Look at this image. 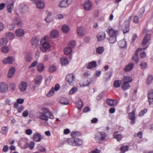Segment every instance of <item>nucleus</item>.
<instances>
[{
    "label": "nucleus",
    "instance_id": "31",
    "mask_svg": "<svg viewBox=\"0 0 153 153\" xmlns=\"http://www.w3.org/2000/svg\"><path fill=\"white\" fill-rule=\"evenodd\" d=\"M76 105L77 108L81 109L83 106V102L81 100H79L76 102Z\"/></svg>",
    "mask_w": 153,
    "mask_h": 153
},
{
    "label": "nucleus",
    "instance_id": "36",
    "mask_svg": "<svg viewBox=\"0 0 153 153\" xmlns=\"http://www.w3.org/2000/svg\"><path fill=\"white\" fill-rule=\"evenodd\" d=\"M64 51L65 54L66 55L70 54L72 52V49L70 47H66L64 49Z\"/></svg>",
    "mask_w": 153,
    "mask_h": 153
},
{
    "label": "nucleus",
    "instance_id": "32",
    "mask_svg": "<svg viewBox=\"0 0 153 153\" xmlns=\"http://www.w3.org/2000/svg\"><path fill=\"white\" fill-rule=\"evenodd\" d=\"M130 87V85L129 83L126 82H124L122 86V88L124 90H126L129 89Z\"/></svg>",
    "mask_w": 153,
    "mask_h": 153
},
{
    "label": "nucleus",
    "instance_id": "5",
    "mask_svg": "<svg viewBox=\"0 0 153 153\" xmlns=\"http://www.w3.org/2000/svg\"><path fill=\"white\" fill-rule=\"evenodd\" d=\"M131 17L129 18L128 21L125 22L123 27V31L124 33L128 32L129 30V22L131 20Z\"/></svg>",
    "mask_w": 153,
    "mask_h": 153
},
{
    "label": "nucleus",
    "instance_id": "45",
    "mask_svg": "<svg viewBox=\"0 0 153 153\" xmlns=\"http://www.w3.org/2000/svg\"><path fill=\"white\" fill-rule=\"evenodd\" d=\"M96 51L97 54H101L104 51V48L103 47H100L97 48Z\"/></svg>",
    "mask_w": 153,
    "mask_h": 153
},
{
    "label": "nucleus",
    "instance_id": "40",
    "mask_svg": "<svg viewBox=\"0 0 153 153\" xmlns=\"http://www.w3.org/2000/svg\"><path fill=\"white\" fill-rule=\"evenodd\" d=\"M14 7V2H13L10 3L7 6V9L9 13H11L12 11V9Z\"/></svg>",
    "mask_w": 153,
    "mask_h": 153
},
{
    "label": "nucleus",
    "instance_id": "63",
    "mask_svg": "<svg viewBox=\"0 0 153 153\" xmlns=\"http://www.w3.org/2000/svg\"><path fill=\"white\" fill-rule=\"evenodd\" d=\"M68 45L72 47H74L76 45V42L74 41H71L68 43Z\"/></svg>",
    "mask_w": 153,
    "mask_h": 153
},
{
    "label": "nucleus",
    "instance_id": "39",
    "mask_svg": "<svg viewBox=\"0 0 153 153\" xmlns=\"http://www.w3.org/2000/svg\"><path fill=\"white\" fill-rule=\"evenodd\" d=\"M122 84V81L120 80H116L114 82V85L116 88L120 87Z\"/></svg>",
    "mask_w": 153,
    "mask_h": 153
},
{
    "label": "nucleus",
    "instance_id": "30",
    "mask_svg": "<svg viewBox=\"0 0 153 153\" xmlns=\"http://www.w3.org/2000/svg\"><path fill=\"white\" fill-rule=\"evenodd\" d=\"M60 102L63 105H68L69 103L68 99L65 97H62L61 98Z\"/></svg>",
    "mask_w": 153,
    "mask_h": 153
},
{
    "label": "nucleus",
    "instance_id": "17",
    "mask_svg": "<svg viewBox=\"0 0 153 153\" xmlns=\"http://www.w3.org/2000/svg\"><path fill=\"white\" fill-rule=\"evenodd\" d=\"M128 118L131 120V124H134L135 123V117L134 116V111H133L132 112L128 114Z\"/></svg>",
    "mask_w": 153,
    "mask_h": 153
},
{
    "label": "nucleus",
    "instance_id": "48",
    "mask_svg": "<svg viewBox=\"0 0 153 153\" xmlns=\"http://www.w3.org/2000/svg\"><path fill=\"white\" fill-rule=\"evenodd\" d=\"M54 94V90L53 87L49 91L48 93L47 94V96L48 97H50L53 95Z\"/></svg>",
    "mask_w": 153,
    "mask_h": 153
},
{
    "label": "nucleus",
    "instance_id": "21",
    "mask_svg": "<svg viewBox=\"0 0 153 153\" xmlns=\"http://www.w3.org/2000/svg\"><path fill=\"white\" fill-rule=\"evenodd\" d=\"M77 31L78 35L80 36H83L85 33L84 28L82 27H78L77 28Z\"/></svg>",
    "mask_w": 153,
    "mask_h": 153
},
{
    "label": "nucleus",
    "instance_id": "2",
    "mask_svg": "<svg viewBox=\"0 0 153 153\" xmlns=\"http://www.w3.org/2000/svg\"><path fill=\"white\" fill-rule=\"evenodd\" d=\"M39 118L40 119L47 121L48 118L51 119H53L54 116L51 113H47L46 114L40 112L39 113Z\"/></svg>",
    "mask_w": 153,
    "mask_h": 153
},
{
    "label": "nucleus",
    "instance_id": "18",
    "mask_svg": "<svg viewBox=\"0 0 153 153\" xmlns=\"http://www.w3.org/2000/svg\"><path fill=\"white\" fill-rule=\"evenodd\" d=\"M36 5L37 8L40 9H42L44 7L45 4L42 1L38 0L36 1Z\"/></svg>",
    "mask_w": 153,
    "mask_h": 153
},
{
    "label": "nucleus",
    "instance_id": "11",
    "mask_svg": "<svg viewBox=\"0 0 153 153\" xmlns=\"http://www.w3.org/2000/svg\"><path fill=\"white\" fill-rule=\"evenodd\" d=\"M14 61V59L12 56H9L7 58H4L3 60V63L6 64H12Z\"/></svg>",
    "mask_w": 153,
    "mask_h": 153
},
{
    "label": "nucleus",
    "instance_id": "7",
    "mask_svg": "<svg viewBox=\"0 0 153 153\" xmlns=\"http://www.w3.org/2000/svg\"><path fill=\"white\" fill-rule=\"evenodd\" d=\"M148 99L150 105L151 107H153V90H151L149 91Z\"/></svg>",
    "mask_w": 153,
    "mask_h": 153
},
{
    "label": "nucleus",
    "instance_id": "14",
    "mask_svg": "<svg viewBox=\"0 0 153 153\" xmlns=\"http://www.w3.org/2000/svg\"><path fill=\"white\" fill-rule=\"evenodd\" d=\"M27 86V85L26 82H22L19 85V88L21 91L24 92L26 90Z\"/></svg>",
    "mask_w": 153,
    "mask_h": 153
},
{
    "label": "nucleus",
    "instance_id": "33",
    "mask_svg": "<svg viewBox=\"0 0 153 153\" xmlns=\"http://www.w3.org/2000/svg\"><path fill=\"white\" fill-rule=\"evenodd\" d=\"M113 136L114 138L117 140L118 141H120L123 137L122 135L121 134H116V132L114 133Z\"/></svg>",
    "mask_w": 153,
    "mask_h": 153
},
{
    "label": "nucleus",
    "instance_id": "15",
    "mask_svg": "<svg viewBox=\"0 0 153 153\" xmlns=\"http://www.w3.org/2000/svg\"><path fill=\"white\" fill-rule=\"evenodd\" d=\"M97 37L98 41H102L105 39V34L103 32H100L97 34Z\"/></svg>",
    "mask_w": 153,
    "mask_h": 153
},
{
    "label": "nucleus",
    "instance_id": "64",
    "mask_svg": "<svg viewBox=\"0 0 153 153\" xmlns=\"http://www.w3.org/2000/svg\"><path fill=\"white\" fill-rule=\"evenodd\" d=\"M101 74V71L98 70L97 71L95 72V74L94 75V76L95 78L97 77L100 76Z\"/></svg>",
    "mask_w": 153,
    "mask_h": 153
},
{
    "label": "nucleus",
    "instance_id": "24",
    "mask_svg": "<svg viewBox=\"0 0 153 153\" xmlns=\"http://www.w3.org/2000/svg\"><path fill=\"white\" fill-rule=\"evenodd\" d=\"M97 66V64L96 62L95 61H93L88 63L87 67V68L88 69H91Z\"/></svg>",
    "mask_w": 153,
    "mask_h": 153
},
{
    "label": "nucleus",
    "instance_id": "54",
    "mask_svg": "<svg viewBox=\"0 0 153 153\" xmlns=\"http://www.w3.org/2000/svg\"><path fill=\"white\" fill-rule=\"evenodd\" d=\"M139 18L137 16H134L133 17V22L136 24H137L139 22Z\"/></svg>",
    "mask_w": 153,
    "mask_h": 153
},
{
    "label": "nucleus",
    "instance_id": "19",
    "mask_svg": "<svg viewBox=\"0 0 153 153\" xmlns=\"http://www.w3.org/2000/svg\"><path fill=\"white\" fill-rule=\"evenodd\" d=\"M33 138L35 141L39 142L41 139V135L40 134L36 132L34 134Z\"/></svg>",
    "mask_w": 153,
    "mask_h": 153
},
{
    "label": "nucleus",
    "instance_id": "9",
    "mask_svg": "<svg viewBox=\"0 0 153 153\" xmlns=\"http://www.w3.org/2000/svg\"><path fill=\"white\" fill-rule=\"evenodd\" d=\"M13 23L15 25H16L19 27H21L22 26V23L20 18L17 17H14L13 20Z\"/></svg>",
    "mask_w": 153,
    "mask_h": 153
},
{
    "label": "nucleus",
    "instance_id": "43",
    "mask_svg": "<svg viewBox=\"0 0 153 153\" xmlns=\"http://www.w3.org/2000/svg\"><path fill=\"white\" fill-rule=\"evenodd\" d=\"M108 41L111 44L114 43L117 41L116 36H110Z\"/></svg>",
    "mask_w": 153,
    "mask_h": 153
},
{
    "label": "nucleus",
    "instance_id": "57",
    "mask_svg": "<svg viewBox=\"0 0 153 153\" xmlns=\"http://www.w3.org/2000/svg\"><path fill=\"white\" fill-rule=\"evenodd\" d=\"M128 146H124L122 147L121 148V151L123 153H124L125 152L128 150Z\"/></svg>",
    "mask_w": 153,
    "mask_h": 153
},
{
    "label": "nucleus",
    "instance_id": "26",
    "mask_svg": "<svg viewBox=\"0 0 153 153\" xmlns=\"http://www.w3.org/2000/svg\"><path fill=\"white\" fill-rule=\"evenodd\" d=\"M150 36L149 35L147 34L145 37V38L143 39L142 44L143 45H146L148 43V42L150 39Z\"/></svg>",
    "mask_w": 153,
    "mask_h": 153
},
{
    "label": "nucleus",
    "instance_id": "1",
    "mask_svg": "<svg viewBox=\"0 0 153 153\" xmlns=\"http://www.w3.org/2000/svg\"><path fill=\"white\" fill-rule=\"evenodd\" d=\"M40 48L43 52H46L50 48L49 44L46 42L45 38H42L40 40Z\"/></svg>",
    "mask_w": 153,
    "mask_h": 153
},
{
    "label": "nucleus",
    "instance_id": "46",
    "mask_svg": "<svg viewBox=\"0 0 153 153\" xmlns=\"http://www.w3.org/2000/svg\"><path fill=\"white\" fill-rule=\"evenodd\" d=\"M44 68V65L42 63L39 64L37 66V70L38 71L41 72L43 71Z\"/></svg>",
    "mask_w": 153,
    "mask_h": 153
},
{
    "label": "nucleus",
    "instance_id": "47",
    "mask_svg": "<svg viewBox=\"0 0 153 153\" xmlns=\"http://www.w3.org/2000/svg\"><path fill=\"white\" fill-rule=\"evenodd\" d=\"M6 36L8 39L12 40L14 38V35L11 33H8L6 34Z\"/></svg>",
    "mask_w": 153,
    "mask_h": 153
},
{
    "label": "nucleus",
    "instance_id": "61",
    "mask_svg": "<svg viewBox=\"0 0 153 153\" xmlns=\"http://www.w3.org/2000/svg\"><path fill=\"white\" fill-rule=\"evenodd\" d=\"M15 27V26L13 23L12 24H10L7 25L8 28L10 30H13Z\"/></svg>",
    "mask_w": 153,
    "mask_h": 153
},
{
    "label": "nucleus",
    "instance_id": "22",
    "mask_svg": "<svg viewBox=\"0 0 153 153\" xmlns=\"http://www.w3.org/2000/svg\"><path fill=\"white\" fill-rule=\"evenodd\" d=\"M8 42L6 38H3L0 39V46L3 47L5 46Z\"/></svg>",
    "mask_w": 153,
    "mask_h": 153
},
{
    "label": "nucleus",
    "instance_id": "4",
    "mask_svg": "<svg viewBox=\"0 0 153 153\" xmlns=\"http://www.w3.org/2000/svg\"><path fill=\"white\" fill-rule=\"evenodd\" d=\"M148 46L143 48H138L136 51L135 54L132 57V59L134 60L136 62L138 63L139 61V59L138 57V52L142 51V50H144L147 48Z\"/></svg>",
    "mask_w": 153,
    "mask_h": 153
},
{
    "label": "nucleus",
    "instance_id": "55",
    "mask_svg": "<svg viewBox=\"0 0 153 153\" xmlns=\"http://www.w3.org/2000/svg\"><path fill=\"white\" fill-rule=\"evenodd\" d=\"M32 59V55L29 53H28L26 55V59L27 62H30Z\"/></svg>",
    "mask_w": 153,
    "mask_h": 153
},
{
    "label": "nucleus",
    "instance_id": "50",
    "mask_svg": "<svg viewBox=\"0 0 153 153\" xmlns=\"http://www.w3.org/2000/svg\"><path fill=\"white\" fill-rule=\"evenodd\" d=\"M8 128L7 126L3 127L2 128L1 133L3 134H6L8 131Z\"/></svg>",
    "mask_w": 153,
    "mask_h": 153
},
{
    "label": "nucleus",
    "instance_id": "58",
    "mask_svg": "<svg viewBox=\"0 0 153 153\" xmlns=\"http://www.w3.org/2000/svg\"><path fill=\"white\" fill-rule=\"evenodd\" d=\"M77 91V88L76 87H74L70 91L69 94L72 95L75 93Z\"/></svg>",
    "mask_w": 153,
    "mask_h": 153
},
{
    "label": "nucleus",
    "instance_id": "13",
    "mask_svg": "<svg viewBox=\"0 0 153 153\" xmlns=\"http://www.w3.org/2000/svg\"><path fill=\"white\" fill-rule=\"evenodd\" d=\"M92 4L90 1L88 0L85 1L84 4V9L87 11L90 10L91 8Z\"/></svg>",
    "mask_w": 153,
    "mask_h": 153
},
{
    "label": "nucleus",
    "instance_id": "38",
    "mask_svg": "<svg viewBox=\"0 0 153 153\" xmlns=\"http://www.w3.org/2000/svg\"><path fill=\"white\" fill-rule=\"evenodd\" d=\"M98 134L99 135L100 134V138L99 139L101 141H103L106 137V134L105 132H99L98 133Z\"/></svg>",
    "mask_w": 153,
    "mask_h": 153
},
{
    "label": "nucleus",
    "instance_id": "52",
    "mask_svg": "<svg viewBox=\"0 0 153 153\" xmlns=\"http://www.w3.org/2000/svg\"><path fill=\"white\" fill-rule=\"evenodd\" d=\"M1 50L4 53H7L8 52L9 48L7 47L4 46L2 48Z\"/></svg>",
    "mask_w": 153,
    "mask_h": 153
},
{
    "label": "nucleus",
    "instance_id": "16",
    "mask_svg": "<svg viewBox=\"0 0 153 153\" xmlns=\"http://www.w3.org/2000/svg\"><path fill=\"white\" fill-rule=\"evenodd\" d=\"M106 102L109 105L112 106H116L117 103V100L109 99L106 100Z\"/></svg>",
    "mask_w": 153,
    "mask_h": 153
},
{
    "label": "nucleus",
    "instance_id": "51",
    "mask_svg": "<svg viewBox=\"0 0 153 153\" xmlns=\"http://www.w3.org/2000/svg\"><path fill=\"white\" fill-rule=\"evenodd\" d=\"M153 77L152 76L149 75V76L146 79V82L148 84H149L152 82L153 80Z\"/></svg>",
    "mask_w": 153,
    "mask_h": 153
},
{
    "label": "nucleus",
    "instance_id": "6",
    "mask_svg": "<svg viewBox=\"0 0 153 153\" xmlns=\"http://www.w3.org/2000/svg\"><path fill=\"white\" fill-rule=\"evenodd\" d=\"M66 80L70 85H72L73 82L75 79V77L73 74H68L65 78Z\"/></svg>",
    "mask_w": 153,
    "mask_h": 153
},
{
    "label": "nucleus",
    "instance_id": "35",
    "mask_svg": "<svg viewBox=\"0 0 153 153\" xmlns=\"http://www.w3.org/2000/svg\"><path fill=\"white\" fill-rule=\"evenodd\" d=\"M61 63L62 65L65 66L68 63V59L65 57H62L61 59Z\"/></svg>",
    "mask_w": 153,
    "mask_h": 153
},
{
    "label": "nucleus",
    "instance_id": "20",
    "mask_svg": "<svg viewBox=\"0 0 153 153\" xmlns=\"http://www.w3.org/2000/svg\"><path fill=\"white\" fill-rule=\"evenodd\" d=\"M39 40V38L37 37H33L31 39V43L32 45L36 46L38 45Z\"/></svg>",
    "mask_w": 153,
    "mask_h": 153
},
{
    "label": "nucleus",
    "instance_id": "10",
    "mask_svg": "<svg viewBox=\"0 0 153 153\" xmlns=\"http://www.w3.org/2000/svg\"><path fill=\"white\" fill-rule=\"evenodd\" d=\"M118 32V30H115L111 27H109L108 29V33L110 36H116Z\"/></svg>",
    "mask_w": 153,
    "mask_h": 153
},
{
    "label": "nucleus",
    "instance_id": "42",
    "mask_svg": "<svg viewBox=\"0 0 153 153\" xmlns=\"http://www.w3.org/2000/svg\"><path fill=\"white\" fill-rule=\"evenodd\" d=\"M62 30L64 33H68L69 30V28L68 26L65 25H63L62 27Z\"/></svg>",
    "mask_w": 153,
    "mask_h": 153
},
{
    "label": "nucleus",
    "instance_id": "29",
    "mask_svg": "<svg viewBox=\"0 0 153 153\" xmlns=\"http://www.w3.org/2000/svg\"><path fill=\"white\" fill-rule=\"evenodd\" d=\"M15 71V68L14 67L11 68L9 71L8 76L9 78H11L13 75Z\"/></svg>",
    "mask_w": 153,
    "mask_h": 153
},
{
    "label": "nucleus",
    "instance_id": "27",
    "mask_svg": "<svg viewBox=\"0 0 153 153\" xmlns=\"http://www.w3.org/2000/svg\"><path fill=\"white\" fill-rule=\"evenodd\" d=\"M134 67V64L132 63H130L125 66L124 68L125 71H128L131 70Z\"/></svg>",
    "mask_w": 153,
    "mask_h": 153
},
{
    "label": "nucleus",
    "instance_id": "53",
    "mask_svg": "<svg viewBox=\"0 0 153 153\" xmlns=\"http://www.w3.org/2000/svg\"><path fill=\"white\" fill-rule=\"evenodd\" d=\"M147 111V109H144L141 111L139 113L138 116L140 117H142L144 115L145 113Z\"/></svg>",
    "mask_w": 153,
    "mask_h": 153
},
{
    "label": "nucleus",
    "instance_id": "62",
    "mask_svg": "<svg viewBox=\"0 0 153 153\" xmlns=\"http://www.w3.org/2000/svg\"><path fill=\"white\" fill-rule=\"evenodd\" d=\"M51 15V13H49V14L48 15L47 17H46V18L45 19V20L47 22H50L51 21V19L50 18V17Z\"/></svg>",
    "mask_w": 153,
    "mask_h": 153
},
{
    "label": "nucleus",
    "instance_id": "28",
    "mask_svg": "<svg viewBox=\"0 0 153 153\" xmlns=\"http://www.w3.org/2000/svg\"><path fill=\"white\" fill-rule=\"evenodd\" d=\"M118 45L120 47L124 48L126 47V40L123 39L120 41L118 43Z\"/></svg>",
    "mask_w": 153,
    "mask_h": 153
},
{
    "label": "nucleus",
    "instance_id": "37",
    "mask_svg": "<svg viewBox=\"0 0 153 153\" xmlns=\"http://www.w3.org/2000/svg\"><path fill=\"white\" fill-rule=\"evenodd\" d=\"M123 82H126L129 83L132 81V79L131 77L128 76H124L123 77Z\"/></svg>",
    "mask_w": 153,
    "mask_h": 153
},
{
    "label": "nucleus",
    "instance_id": "56",
    "mask_svg": "<svg viewBox=\"0 0 153 153\" xmlns=\"http://www.w3.org/2000/svg\"><path fill=\"white\" fill-rule=\"evenodd\" d=\"M74 138H71L68 139V144L70 145L74 146L73 144L74 143Z\"/></svg>",
    "mask_w": 153,
    "mask_h": 153
},
{
    "label": "nucleus",
    "instance_id": "23",
    "mask_svg": "<svg viewBox=\"0 0 153 153\" xmlns=\"http://www.w3.org/2000/svg\"><path fill=\"white\" fill-rule=\"evenodd\" d=\"M16 34L18 37H22L24 34V31L22 29H18L16 31Z\"/></svg>",
    "mask_w": 153,
    "mask_h": 153
},
{
    "label": "nucleus",
    "instance_id": "44",
    "mask_svg": "<svg viewBox=\"0 0 153 153\" xmlns=\"http://www.w3.org/2000/svg\"><path fill=\"white\" fill-rule=\"evenodd\" d=\"M112 71H110L107 72L106 73L104 76V78L106 80L109 79L112 74Z\"/></svg>",
    "mask_w": 153,
    "mask_h": 153
},
{
    "label": "nucleus",
    "instance_id": "34",
    "mask_svg": "<svg viewBox=\"0 0 153 153\" xmlns=\"http://www.w3.org/2000/svg\"><path fill=\"white\" fill-rule=\"evenodd\" d=\"M59 35V32L56 30H53L51 31L50 33V36L52 38H55L57 37Z\"/></svg>",
    "mask_w": 153,
    "mask_h": 153
},
{
    "label": "nucleus",
    "instance_id": "12",
    "mask_svg": "<svg viewBox=\"0 0 153 153\" xmlns=\"http://www.w3.org/2000/svg\"><path fill=\"white\" fill-rule=\"evenodd\" d=\"M8 89V86L5 82L0 83V92H4Z\"/></svg>",
    "mask_w": 153,
    "mask_h": 153
},
{
    "label": "nucleus",
    "instance_id": "25",
    "mask_svg": "<svg viewBox=\"0 0 153 153\" xmlns=\"http://www.w3.org/2000/svg\"><path fill=\"white\" fill-rule=\"evenodd\" d=\"M74 146H80L82 144V140L79 139L77 138H74Z\"/></svg>",
    "mask_w": 153,
    "mask_h": 153
},
{
    "label": "nucleus",
    "instance_id": "59",
    "mask_svg": "<svg viewBox=\"0 0 153 153\" xmlns=\"http://www.w3.org/2000/svg\"><path fill=\"white\" fill-rule=\"evenodd\" d=\"M140 65L142 69H144L146 68L147 67V64L145 62H142L140 64Z\"/></svg>",
    "mask_w": 153,
    "mask_h": 153
},
{
    "label": "nucleus",
    "instance_id": "41",
    "mask_svg": "<svg viewBox=\"0 0 153 153\" xmlns=\"http://www.w3.org/2000/svg\"><path fill=\"white\" fill-rule=\"evenodd\" d=\"M42 76L41 75L38 76L35 79V84L36 85H38L40 84L42 81Z\"/></svg>",
    "mask_w": 153,
    "mask_h": 153
},
{
    "label": "nucleus",
    "instance_id": "60",
    "mask_svg": "<svg viewBox=\"0 0 153 153\" xmlns=\"http://www.w3.org/2000/svg\"><path fill=\"white\" fill-rule=\"evenodd\" d=\"M144 11L145 10L144 8H142L140 9L138 13H140L139 15L140 17H141L142 16L144 12Z\"/></svg>",
    "mask_w": 153,
    "mask_h": 153
},
{
    "label": "nucleus",
    "instance_id": "8",
    "mask_svg": "<svg viewBox=\"0 0 153 153\" xmlns=\"http://www.w3.org/2000/svg\"><path fill=\"white\" fill-rule=\"evenodd\" d=\"M19 10L22 14H26L28 11V7L27 5L24 4H21L20 5Z\"/></svg>",
    "mask_w": 153,
    "mask_h": 153
},
{
    "label": "nucleus",
    "instance_id": "3",
    "mask_svg": "<svg viewBox=\"0 0 153 153\" xmlns=\"http://www.w3.org/2000/svg\"><path fill=\"white\" fill-rule=\"evenodd\" d=\"M72 2V0H62L58 4V6L60 7H66L71 4Z\"/></svg>",
    "mask_w": 153,
    "mask_h": 153
},
{
    "label": "nucleus",
    "instance_id": "49",
    "mask_svg": "<svg viewBox=\"0 0 153 153\" xmlns=\"http://www.w3.org/2000/svg\"><path fill=\"white\" fill-rule=\"evenodd\" d=\"M56 67L53 65L50 66L49 68V72L51 73H53L56 71Z\"/></svg>",
    "mask_w": 153,
    "mask_h": 153
}]
</instances>
